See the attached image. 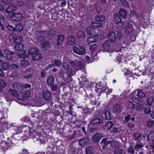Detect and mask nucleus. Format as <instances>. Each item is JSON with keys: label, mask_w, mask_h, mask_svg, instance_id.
<instances>
[{"label": "nucleus", "mask_w": 154, "mask_h": 154, "mask_svg": "<svg viewBox=\"0 0 154 154\" xmlns=\"http://www.w3.org/2000/svg\"><path fill=\"white\" fill-rule=\"evenodd\" d=\"M13 86L14 91L12 89H10L8 91V93L12 95L14 97H17L18 99H21L20 98V94L17 92L21 91L23 89V85L19 83H14Z\"/></svg>", "instance_id": "nucleus-1"}, {"label": "nucleus", "mask_w": 154, "mask_h": 154, "mask_svg": "<svg viewBox=\"0 0 154 154\" xmlns=\"http://www.w3.org/2000/svg\"><path fill=\"white\" fill-rule=\"evenodd\" d=\"M72 50L74 53L80 55L84 54L85 52V49L82 46L77 47L74 46L72 47Z\"/></svg>", "instance_id": "nucleus-2"}, {"label": "nucleus", "mask_w": 154, "mask_h": 154, "mask_svg": "<svg viewBox=\"0 0 154 154\" xmlns=\"http://www.w3.org/2000/svg\"><path fill=\"white\" fill-rule=\"evenodd\" d=\"M122 27L125 29V32L126 34L130 35L132 32L133 27L131 24L127 22H124Z\"/></svg>", "instance_id": "nucleus-3"}, {"label": "nucleus", "mask_w": 154, "mask_h": 154, "mask_svg": "<svg viewBox=\"0 0 154 154\" xmlns=\"http://www.w3.org/2000/svg\"><path fill=\"white\" fill-rule=\"evenodd\" d=\"M62 66L66 71L67 76L69 77L71 76L72 72V69L69 64L66 62H64L62 63Z\"/></svg>", "instance_id": "nucleus-4"}, {"label": "nucleus", "mask_w": 154, "mask_h": 154, "mask_svg": "<svg viewBox=\"0 0 154 154\" xmlns=\"http://www.w3.org/2000/svg\"><path fill=\"white\" fill-rule=\"evenodd\" d=\"M11 19L14 21L18 22L20 21L23 18V15L21 13L15 14L13 13Z\"/></svg>", "instance_id": "nucleus-5"}, {"label": "nucleus", "mask_w": 154, "mask_h": 154, "mask_svg": "<svg viewBox=\"0 0 154 154\" xmlns=\"http://www.w3.org/2000/svg\"><path fill=\"white\" fill-rule=\"evenodd\" d=\"M103 122V120L102 119L96 118L92 120L90 123V124L94 126L98 125L102 123Z\"/></svg>", "instance_id": "nucleus-6"}, {"label": "nucleus", "mask_w": 154, "mask_h": 154, "mask_svg": "<svg viewBox=\"0 0 154 154\" xmlns=\"http://www.w3.org/2000/svg\"><path fill=\"white\" fill-rule=\"evenodd\" d=\"M66 43L69 45H73L76 43V40L72 36H69L67 38Z\"/></svg>", "instance_id": "nucleus-7"}, {"label": "nucleus", "mask_w": 154, "mask_h": 154, "mask_svg": "<svg viewBox=\"0 0 154 154\" xmlns=\"http://www.w3.org/2000/svg\"><path fill=\"white\" fill-rule=\"evenodd\" d=\"M109 41L111 42H114L116 40V36L114 32L111 31L109 32L108 35Z\"/></svg>", "instance_id": "nucleus-8"}, {"label": "nucleus", "mask_w": 154, "mask_h": 154, "mask_svg": "<svg viewBox=\"0 0 154 154\" xmlns=\"http://www.w3.org/2000/svg\"><path fill=\"white\" fill-rule=\"evenodd\" d=\"M76 38L78 39L83 40L86 38L85 32L82 30L79 31L76 33Z\"/></svg>", "instance_id": "nucleus-9"}, {"label": "nucleus", "mask_w": 154, "mask_h": 154, "mask_svg": "<svg viewBox=\"0 0 154 154\" xmlns=\"http://www.w3.org/2000/svg\"><path fill=\"white\" fill-rule=\"evenodd\" d=\"M123 107L122 106L118 104L115 105L113 107V112L114 113H119L121 112Z\"/></svg>", "instance_id": "nucleus-10"}, {"label": "nucleus", "mask_w": 154, "mask_h": 154, "mask_svg": "<svg viewBox=\"0 0 154 154\" xmlns=\"http://www.w3.org/2000/svg\"><path fill=\"white\" fill-rule=\"evenodd\" d=\"M98 35H95L92 37H90L87 38V42L88 44H91L97 42L98 40Z\"/></svg>", "instance_id": "nucleus-11"}, {"label": "nucleus", "mask_w": 154, "mask_h": 154, "mask_svg": "<svg viewBox=\"0 0 154 154\" xmlns=\"http://www.w3.org/2000/svg\"><path fill=\"white\" fill-rule=\"evenodd\" d=\"M17 9V7L14 4H12L9 6L6 9V11L9 14L13 13Z\"/></svg>", "instance_id": "nucleus-12"}, {"label": "nucleus", "mask_w": 154, "mask_h": 154, "mask_svg": "<svg viewBox=\"0 0 154 154\" xmlns=\"http://www.w3.org/2000/svg\"><path fill=\"white\" fill-rule=\"evenodd\" d=\"M85 61L84 60H78L76 69L80 70L83 69L85 66Z\"/></svg>", "instance_id": "nucleus-13"}, {"label": "nucleus", "mask_w": 154, "mask_h": 154, "mask_svg": "<svg viewBox=\"0 0 154 154\" xmlns=\"http://www.w3.org/2000/svg\"><path fill=\"white\" fill-rule=\"evenodd\" d=\"M102 116L103 118L109 120L112 117V114L108 110H105L102 113Z\"/></svg>", "instance_id": "nucleus-14"}, {"label": "nucleus", "mask_w": 154, "mask_h": 154, "mask_svg": "<svg viewBox=\"0 0 154 154\" xmlns=\"http://www.w3.org/2000/svg\"><path fill=\"white\" fill-rule=\"evenodd\" d=\"M89 140V139L88 137L82 138L79 140V144L81 146H83L86 145Z\"/></svg>", "instance_id": "nucleus-15"}, {"label": "nucleus", "mask_w": 154, "mask_h": 154, "mask_svg": "<svg viewBox=\"0 0 154 154\" xmlns=\"http://www.w3.org/2000/svg\"><path fill=\"white\" fill-rule=\"evenodd\" d=\"M136 93V96L139 98H143L146 96L145 93L140 89H138L137 91H135L132 93L134 94Z\"/></svg>", "instance_id": "nucleus-16"}, {"label": "nucleus", "mask_w": 154, "mask_h": 154, "mask_svg": "<svg viewBox=\"0 0 154 154\" xmlns=\"http://www.w3.org/2000/svg\"><path fill=\"white\" fill-rule=\"evenodd\" d=\"M65 39V36L63 35H59L57 36V46L61 45L63 43Z\"/></svg>", "instance_id": "nucleus-17"}, {"label": "nucleus", "mask_w": 154, "mask_h": 154, "mask_svg": "<svg viewBox=\"0 0 154 154\" xmlns=\"http://www.w3.org/2000/svg\"><path fill=\"white\" fill-rule=\"evenodd\" d=\"M113 126V123L112 122L108 121L106 122L103 128L104 131H107L110 129Z\"/></svg>", "instance_id": "nucleus-18"}, {"label": "nucleus", "mask_w": 154, "mask_h": 154, "mask_svg": "<svg viewBox=\"0 0 154 154\" xmlns=\"http://www.w3.org/2000/svg\"><path fill=\"white\" fill-rule=\"evenodd\" d=\"M102 137V135L98 133H96L93 137V140L94 142L97 143Z\"/></svg>", "instance_id": "nucleus-19"}, {"label": "nucleus", "mask_w": 154, "mask_h": 154, "mask_svg": "<svg viewBox=\"0 0 154 154\" xmlns=\"http://www.w3.org/2000/svg\"><path fill=\"white\" fill-rule=\"evenodd\" d=\"M43 98L46 100H49L51 98V93L50 91L46 90L43 92Z\"/></svg>", "instance_id": "nucleus-20"}, {"label": "nucleus", "mask_w": 154, "mask_h": 154, "mask_svg": "<svg viewBox=\"0 0 154 154\" xmlns=\"http://www.w3.org/2000/svg\"><path fill=\"white\" fill-rule=\"evenodd\" d=\"M147 138L149 141H151L152 143L154 144V130H152L149 132Z\"/></svg>", "instance_id": "nucleus-21"}, {"label": "nucleus", "mask_w": 154, "mask_h": 154, "mask_svg": "<svg viewBox=\"0 0 154 154\" xmlns=\"http://www.w3.org/2000/svg\"><path fill=\"white\" fill-rule=\"evenodd\" d=\"M42 47L44 50H50L51 46L49 42L45 41L42 43Z\"/></svg>", "instance_id": "nucleus-22"}, {"label": "nucleus", "mask_w": 154, "mask_h": 154, "mask_svg": "<svg viewBox=\"0 0 154 154\" xmlns=\"http://www.w3.org/2000/svg\"><path fill=\"white\" fill-rule=\"evenodd\" d=\"M103 47L106 51L109 50L111 48V46L108 40H106L102 45Z\"/></svg>", "instance_id": "nucleus-23"}, {"label": "nucleus", "mask_w": 154, "mask_h": 154, "mask_svg": "<svg viewBox=\"0 0 154 154\" xmlns=\"http://www.w3.org/2000/svg\"><path fill=\"white\" fill-rule=\"evenodd\" d=\"M114 21L116 22V24H119V26H122L123 23L121 22V19L118 14H116L114 17Z\"/></svg>", "instance_id": "nucleus-24"}, {"label": "nucleus", "mask_w": 154, "mask_h": 154, "mask_svg": "<svg viewBox=\"0 0 154 154\" xmlns=\"http://www.w3.org/2000/svg\"><path fill=\"white\" fill-rule=\"evenodd\" d=\"M100 144L102 146L103 148L104 149L107 145L109 144V141L108 140V138H103L101 140Z\"/></svg>", "instance_id": "nucleus-25"}, {"label": "nucleus", "mask_w": 154, "mask_h": 154, "mask_svg": "<svg viewBox=\"0 0 154 154\" xmlns=\"http://www.w3.org/2000/svg\"><path fill=\"white\" fill-rule=\"evenodd\" d=\"M39 52V50L35 48H32L29 49L28 51V53L32 55V56L35 55V54Z\"/></svg>", "instance_id": "nucleus-26"}, {"label": "nucleus", "mask_w": 154, "mask_h": 154, "mask_svg": "<svg viewBox=\"0 0 154 154\" xmlns=\"http://www.w3.org/2000/svg\"><path fill=\"white\" fill-rule=\"evenodd\" d=\"M42 57V56L41 54L38 52L35 54V55L32 56V59L34 61H37L39 60Z\"/></svg>", "instance_id": "nucleus-27"}, {"label": "nucleus", "mask_w": 154, "mask_h": 154, "mask_svg": "<svg viewBox=\"0 0 154 154\" xmlns=\"http://www.w3.org/2000/svg\"><path fill=\"white\" fill-rule=\"evenodd\" d=\"M54 81V77L52 76H50L48 77L47 81V84L49 86L50 85H51L53 84Z\"/></svg>", "instance_id": "nucleus-28"}, {"label": "nucleus", "mask_w": 154, "mask_h": 154, "mask_svg": "<svg viewBox=\"0 0 154 154\" xmlns=\"http://www.w3.org/2000/svg\"><path fill=\"white\" fill-rule=\"evenodd\" d=\"M30 60V59L28 60L26 59H23L20 61V64L22 66H24L29 65Z\"/></svg>", "instance_id": "nucleus-29"}, {"label": "nucleus", "mask_w": 154, "mask_h": 154, "mask_svg": "<svg viewBox=\"0 0 154 154\" xmlns=\"http://www.w3.org/2000/svg\"><path fill=\"white\" fill-rule=\"evenodd\" d=\"M55 34L56 31L54 30L53 29L50 30L48 32L47 35V38H51L53 37Z\"/></svg>", "instance_id": "nucleus-30"}, {"label": "nucleus", "mask_w": 154, "mask_h": 154, "mask_svg": "<svg viewBox=\"0 0 154 154\" xmlns=\"http://www.w3.org/2000/svg\"><path fill=\"white\" fill-rule=\"evenodd\" d=\"M23 28V25L21 23H18L17 24L15 27V31H16L20 32L22 31Z\"/></svg>", "instance_id": "nucleus-31"}, {"label": "nucleus", "mask_w": 154, "mask_h": 154, "mask_svg": "<svg viewBox=\"0 0 154 154\" xmlns=\"http://www.w3.org/2000/svg\"><path fill=\"white\" fill-rule=\"evenodd\" d=\"M26 51L25 50L21 51L17 55V56L20 58H25L27 57L26 55Z\"/></svg>", "instance_id": "nucleus-32"}, {"label": "nucleus", "mask_w": 154, "mask_h": 154, "mask_svg": "<svg viewBox=\"0 0 154 154\" xmlns=\"http://www.w3.org/2000/svg\"><path fill=\"white\" fill-rule=\"evenodd\" d=\"M146 100L147 105L150 106L151 105L153 101V97L152 96L148 97H147Z\"/></svg>", "instance_id": "nucleus-33"}, {"label": "nucleus", "mask_w": 154, "mask_h": 154, "mask_svg": "<svg viewBox=\"0 0 154 154\" xmlns=\"http://www.w3.org/2000/svg\"><path fill=\"white\" fill-rule=\"evenodd\" d=\"M122 131V130L120 128H117L115 127H113L110 131L111 133H120Z\"/></svg>", "instance_id": "nucleus-34"}, {"label": "nucleus", "mask_w": 154, "mask_h": 154, "mask_svg": "<svg viewBox=\"0 0 154 154\" xmlns=\"http://www.w3.org/2000/svg\"><path fill=\"white\" fill-rule=\"evenodd\" d=\"M105 17L102 15H100L97 16L95 18L96 21L98 22H102L105 20Z\"/></svg>", "instance_id": "nucleus-35"}, {"label": "nucleus", "mask_w": 154, "mask_h": 154, "mask_svg": "<svg viewBox=\"0 0 154 154\" xmlns=\"http://www.w3.org/2000/svg\"><path fill=\"white\" fill-rule=\"evenodd\" d=\"M14 47V49L16 51H19L23 49V45L22 44L17 43Z\"/></svg>", "instance_id": "nucleus-36"}, {"label": "nucleus", "mask_w": 154, "mask_h": 154, "mask_svg": "<svg viewBox=\"0 0 154 154\" xmlns=\"http://www.w3.org/2000/svg\"><path fill=\"white\" fill-rule=\"evenodd\" d=\"M86 154H94V151L92 147H87L86 149Z\"/></svg>", "instance_id": "nucleus-37"}, {"label": "nucleus", "mask_w": 154, "mask_h": 154, "mask_svg": "<svg viewBox=\"0 0 154 154\" xmlns=\"http://www.w3.org/2000/svg\"><path fill=\"white\" fill-rule=\"evenodd\" d=\"M53 66H56L60 67L62 64L61 60L58 59L54 60L53 61Z\"/></svg>", "instance_id": "nucleus-38"}, {"label": "nucleus", "mask_w": 154, "mask_h": 154, "mask_svg": "<svg viewBox=\"0 0 154 154\" xmlns=\"http://www.w3.org/2000/svg\"><path fill=\"white\" fill-rule=\"evenodd\" d=\"M91 26L93 28H97L102 26V24L100 23H97L94 22H91Z\"/></svg>", "instance_id": "nucleus-39"}, {"label": "nucleus", "mask_w": 154, "mask_h": 154, "mask_svg": "<svg viewBox=\"0 0 154 154\" xmlns=\"http://www.w3.org/2000/svg\"><path fill=\"white\" fill-rule=\"evenodd\" d=\"M141 135L140 133L138 132L133 134V137L134 140H138L141 137Z\"/></svg>", "instance_id": "nucleus-40"}, {"label": "nucleus", "mask_w": 154, "mask_h": 154, "mask_svg": "<svg viewBox=\"0 0 154 154\" xmlns=\"http://www.w3.org/2000/svg\"><path fill=\"white\" fill-rule=\"evenodd\" d=\"M119 14L123 18H125L126 16V11L124 9H121L119 11Z\"/></svg>", "instance_id": "nucleus-41"}, {"label": "nucleus", "mask_w": 154, "mask_h": 154, "mask_svg": "<svg viewBox=\"0 0 154 154\" xmlns=\"http://www.w3.org/2000/svg\"><path fill=\"white\" fill-rule=\"evenodd\" d=\"M132 146L131 145L127 149V151L129 153L134 154L135 152Z\"/></svg>", "instance_id": "nucleus-42"}, {"label": "nucleus", "mask_w": 154, "mask_h": 154, "mask_svg": "<svg viewBox=\"0 0 154 154\" xmlns=\"http://www.w3.org/2000/svg\"><path fill=\"white\" fill-rule=\"evenodd\" d=\"M123 152V149L118 147H116L114 151V154H122Z\"/></svg>", "instance_id": "nucleus-43"}, {"label": "nucleus", "mask_w": 154, "mask_h": 154, "mask_svg": "<svg viewBox=\"0 0 154 154\" xmlns=\"http://www.w3.org/2000/svg\"><path fill=\"white\" fill-rule=\"evenodd\" d=\"M2 69L5 70H7L8 69L9 66V64L7 62L3 63L1 65Z\"/></svg>", "instance_id": "nucleus-44"}, {"label": "nucleus", "mask_w": 154, "mask_h": 154, "mask_svg": "<svg viewBox=\"0 0 154 154\" xmlns=\"http://www.w3.org/2000/svg\"><path fill=\"white\" fill-rule=\"evenodd\" d=\"M4 53L6 55H13L14 53L12 51H11L10 49L8 48L5 49L4 50Z\"/></svg>", "instance_id": "nucleus-45"}, {"label": "nucleus", "mask_w": 154, "mask_h": 154, "mask_svg": "<svg viewBox=\"0 0 154 154\" xmlns=\"http://www.w3.org/2000/svg\"><path fill=\"white\" fill-rule=\"evenodd\" d=\"M143 144L142 143H137L134 146V149L136 151L138 150V149L143 147Z\"/></svg>", "instance_id": "nucleus-46"}, {"label": "nucleus", "mask_w": 154, "mask_h": 154, "mask_svg": "<svg viewBox=\"0 0 154 154\" xmlns=\"http://www.w3.org/2000/svg\"><path fill=\"white\" fill-rule=\"evenodd\" d=\"M78 62V61H71L69 63L72 67L77 69Z\"/></svg>", "instance_id": "nucleus-47"}, {"label": "nucleus", "mask_w": 154, "mask_h": 154, "mask_svg": "<svg viewBox=\"0 0 154 154\" xmlns=\"http://www.w3.org/2000/svg\"><path fill=\"white\" fill-rule=\"evenodd\" d=\"M45 36L44 35H42L38 37L37 40L38 42L43 43L45 41Z\"/></svg>", "instance_id": "nucleus-48"}, {"label": "nucleus", "mask_w": 154, "mask_h": 154, "mask_svg": "<svg viewBox=\"0 0 154 154\" xmlns=\"http://www.w3.org/2000/svg\"><path fill=\"white\" fill-rule=\"evenodd\" d=\"M128 109H132L134 108H136L135 105L131 101L129 102L128 103Z\"/></svg>", "instance_id": "nucleus-49"}, {"label": "nucleus", "mask_w": 154, "mask_h": 154, "mask_svg": "<svg viewBox=\"0 0 154 154\" xmlns=\"http://www.w3.org/2000/svg\"><path fill=\"white\" fill-rule=\"evenodd\" d=\"M47 70V69H42L41 70L40 73L41 76L42 78H44L45 77L46 74H47L46 72Z\"/></svg>", "instance_id": "nucleus-50"}, {"label": "nucleus", "mask_w": 154, "mask_h": 154, "mask_svg": "<svg viewBox=\"0 0 154 154\" xmlns=\"http://www.w3.org/2000/svg\"><path fill=\"white\" fill-rule=\"evenodd\" d=\"M135 105V107L137 110H138L139 109H142L143 107V104L142 103H137Z\"/></svg>", "instance_id": "nucleus-51"}, {"label": "nucleus", "mask_w": 154, "mask_h": 154, "mask_svg": "<svg viewBox=\"0 0 154 154\" xmlns=\"http://www.w3.org/2000/svg\"><path fill=\"white\" fill-rule=\"evenodd\" d=\"M149 106H146L144 109V112L146 114H149L151 112V108Z\"/></svg>", "instance_id": "nucleus-52"}, {"label": "nucleus", "mask_w": 154, "mask_h": 154, "mask_svg": "<svg viewBox=\"0 0 154 154\" xmlns=\"http://www.w3.org/2000/svg\"><path fill=\"white\" fill-rule=\"evenodd\" d=\"M122 5L125 7H129V4L126 0H120Z\"/></svg>", "instance_id": "nucleus-53"}, {"label": "nucleus", "mask_w": 154, "mask_h": 154, "mask_svg": "<svg viewBox=\"0 0 154 154\" xmlns=\"http://www.w3.org/2000/svg\"><path fill=\"white\" fill-rule=\"evenodd\" d=\"M23 40L22 38L20 36H17L16 39L15 40V42L16 43L20 44Z\"/></svg>", "instance_id": "nucleus-54"}, {"label": "nucleus", "mask_w": 154, "mask_h": 154, "mask_svg": "<svg viewBox=\"0 0 154 154\" xmlns=\"http://www.w3.org/2000/svg\"><path fill=\"white\" fill-rule=\"evenodd\" d=\"M154 121L152 120H149L147 122L146 126L147 127H151L153 126Z\"/></svg>", "instance_id": "nucleus-55"}, {"label": "nucleus", "mask_w": 154, "mask_h": 154, "mask_svg": "<svg viewBox=\"0 0 154 154\" xmlns=\"http://www.w3.org/2000/svg\"><path fill=\"white\" fill-rule=\"evenodd\" d=\"M51 90L53 91H55L57 90L58 88V85H57L52 84L50 85Z\"/></svg>", "instance_id": "nucleus-56"}, {"label": "nucleus", "mask_w": 154, "mask_h": 154, "mask_svg": "<svg viewBox=\"0 0 154 154\" xmlns=\"http://www.w3.org/2000/svg\"><path fill=\"white\" fill-rule=\"evenodd\" d=\"M29 91H25L24 93H22V96L23 98V99H25L29 97Z\"/></svg>", "instance_id": "nucleus-57"}, {"label": "nucleus", "mask_w": 154, "mask_h": 154, "mask_svg": "<svg viewBox=\"0 0 154 154\" xmlns=\"http://www.w3.org/2000/svg\"><path fill=\"white\" fill-rule=\"evenodd\" d=\"M6 86L5 82L2 79H0V87H5Z\"/></svg>", "instance_id": "nucleus-58"}, {"label": "nucleus", "mask_w": 154, "mask_h": 154, "mask_svg": "<svg viewBox=\"0 0 154 154\" xmlns=\"http://www.w3.org/2000/svg\"><path fill=\"white\" fill-rule=\"evenodd\" d=\"M131 115L130 114H128L125 117V120L124 123H125L127 122L130 119Z\"/></svg>", "instance_id": "nucleus-59"}, {"label": "nucleus", "mask_w": 154, "mask_h": 154, "mask_svg": "<svg viewBox=\"0 0 154 154\" xmlns=\"http://www.w3.org/2000/svg\"><path fill=\"white\" fill-rule=\"evenodd\" d=\"M127 126L131 129H132L134 127L135 125L132 122H129L127 123Z\"/></svg>", "instance_id": "nucleus-60"}, {"label": "nucleus", "mask_w": 154, "mask_h": 154, "mask_svg": "<svg viewBox=\"0 0 154 154\" xmlns=\"http://www.w3.org/2000/svg\"><path fill=\"white\" fill-rule=\"evenodd\" d=\"M97 45L95 44H94L93 45H92L90 47V50L91 51V52H93L94 51H95L96 49L97 48Z\"/></svg>", "instance_id": "nucleus-61"}, {"label": "nucleus", "mask_w": 154, "mask_h": 154, "mask_svg": "<svg viewBox=\"0 0 154 154\" xmlns=\"http://www.w3.org/2000/svg\"><path fill=\"white\" fill-rule=\"evenodd\" d=\"M117 36L118 39H121L123 37V34L119 31L117 32Z\"/></svg>", "instance_id": "nucleus-62"}, {"label": "nucleus", "mask_w": 154, "mask_h": 154, "mask_svg": "<svg viewBox=\"0 0 154 154\" xmlns=\"http://www.w3.org/2000/svg\"><path fill=\"white\" fill-rule=\"evenodd\" d=\"M86 31L88 34L91 36L92 35V34L91 33V27H88L86 29Z\"/></svg>", "instance_id": "nucleus-63"}, {"label": "nucleus", "mask_w": 154, "mask_h": 154, "mask_svg": "<svg viewBox=\"0 0 154 154\" xmlns=\"http://www.w3.org/2000/svg\"><path fill=\"white\" fill-rule=\"evenodd\" d=\"M10 67L14 69H17L19 68V66L16 64H11L10 66Z\"/></svg>", "instance_id": "nucleus-64"}]
</instances>
